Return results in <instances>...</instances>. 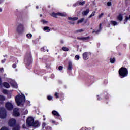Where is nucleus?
Segmentation results:
<instances>
[{"label": "nucleus", "mask_w": 130, "mask_h": 130, "mask_svg": "<svg viewBox=\"0 0 130 130\" xmlns=\"http://www.w3.org/2000/svg\"><path fill=\"white\" fill-rule=\"evenodd\" d=\"M41 22L43 23V24H47V23H48V21H47L46 20H42Z\"/></svg>", "instance_id": "nucleus-31"}, {"label": "nucleus", "mask_w": 130, "mask_h": 130, "mask_svg": "<svg viewBox=\"0 0 130 130\" xmlns=\"http://www.w3.org/2000/svg\"><path fill=\"white\" fill-rule=\"evenodd\" d=\"M56 15H57V13L55 14L54 13H53L52 14V17H54L55 18H56Z\"/></svg>", "instance_id": "nucleus-35"}, {"label": "nucleus", "mask_w": 130, "mask_h": 130, "mask_svg": "<svg viewBox=\"0 0 130 130\" xmlns=\"http://www.w3.org/2000/svg\"><path fill=\"white\" fill-rule=\"evenodd\" d=\"M4 71V68H1V72Z\"/></svg>", "instance_id": "nucleus-47"}, {"label": "nucleus", "mask_w": 130, "mask_h": 130, "mask_svg": "<svg viewBox=\"0 0 130 130\" xmlns=\"http://www.w3.org/2000/svg\"><path fill=\"white\" fill-rule=\"evenodd\" d=\"M75 58H77V59H78V60L80 59V56L76 55L75 56Z\"/></svg>", "instance_id": "nucleus-38"}, {"label": "nucleus", "mask_w": 130, "mask_h": 130, "mask_svg": "<svg viewBox=\"0 0 130 130\" xmlns=\"http://www.w3.org/2000/svg\"><path fill=\"white\" fill-rule=\"evenodd\" d=\"M112 24H113V26H115L117 25V22L116 21H111Z\"/></svg>", "instance_id": "nucleus-30"}, {"label": "nucleus", "mask_w": 130, "mask_h": 130, "mask_svg": "<svg viewBox=\"0 0 130 130\" xmlns=\"http://www.w3.org/2000/svg\"><path fill=\"white\" fill-rule=\"evenodd\" d=\"M57 15H58L59 16H60L61 17H66L67 15L64 13H58Z\"/></svg>", "instance_id": "nucleus-20"}, {"label": "nucleus", "mask_w": 130, "mask_h": 130, "mask_svg": "<svg viewBox=\"0 0 130 130\" xmlns=\"http://www.w3.org/2000/svg\"><path fill=\"white\" fill-rule=\"evenodd\" d=\"M86 4L85 1H83L82 2L78 1V5H80V6H84Z\"/></svg>", "instance_id": "nucleus-19"}, {"label": "nucleus", "mask_w": 130, "mask_h": 130, "mask_svg": "<svg viewBox=\"0 0 130 130\" xmlns=\"http://www.w3.org/2000/svg\"><path fill=\"white\" fill-rule=\"evenodd\" d=\"M5 99H6V98H5V96H4L3 95H0V101H5Z\"/></svg>", "instance_id": "nucleus-24"}, {"label": "nucleus", "mask_w": 130, "mask_h": 130, "mask_svg": "<svg viewBox=\"0 0 130 130\" xmlns=\"http://www.w3.org/2000/svg\"><path fill=\"white\" fill-rule=\"evenodd\" d=\"M41 51H44V52H46L45 51H44V47L41 48Z\"/></svg>", "instance_id": "nucleus-43"}, {"label": "nucleus", "mask_w": 130, "mask_h": 130, "mask_svg": "<svg viewBox=\"0 0 130 130\" xmlns=\"http://www.w3.org/2000/svg\"><path fill=\"white\" fill-rule=\"evenodd\" d=\"M3 11V9L2 8H0V12H2Z\"/></svg>", "instance_id": "nucleus-49"}, {"label": "nucleus", "mask_w": 130, "mask_h": 130, "mask_svg": "<svg viewBox=\"0 0 130 130\" xmlns=\"http://www.w3.org/2000/svg\"><path fill=\"white\" fill-rule=\"evenodd\" d=\"M58 93L57 92H56L55 94V97H56V98H58Z\"/></svg>", "instance_id": "nucleus-40"}, {"label": "nucleus", "mask_w": 130, "mask_h": 130, "mask_svg": "<svg viewBox=\"0 0 130 130\" xmlns=\"http://www.w3.org/2000/svg\"><path fill=\"white\" fill-rule=\"evenodd\" d=\"M24 31H25V25L24 24L17 23L16 32H17L18 34H22V33H24Z\"/></svg>", "instance_id": "nucleus-3"}, {"label": "nucleus", "mask_w": 130, "mask_h": 130, "mask_svg": "<svg viewBox=\"0 0 130 130\" xmlns=\"http://www.w3.org/2000/svg\"><path fill=\"white\" fill-rule=\"evenodd\" d=\"M62 69H63V67L62 66H60L58 68L59 71H62Z\"/></svg>", "instance_id": "nucleus-34"}, {"label": "nucleus", "mask_w": 130, "mask_h": 130, "mask_svg": "<svg viewBox=\"0 0 130 130\" xmlns=\"http://www.w3.org/2000/svg\"><path fill=\"white\" fill-rule=\"evenodd\" d=\"M45 125H46V124L45 123H43L42 124L43 128H44V126H45Z\"/></svg>", "instance_id": "nucleus-42"}, {"label": "nucleus", "mask_w": 130, "mask_h": 130, "mask_svg": "<svg viewBox=\"0 0 130 130\" xmlns=\"http://www.w3.org/2000/svg\"><path fill=\"white\" fill-rule=\"evenodd\" d=\"M103 15H104L103 13H101V15H99V18L100 19V18H101L102 16H103Z\"/></svg>", "instance_id": "nucleus-41"}, {"label": "nucleus", "mask_w": 130, "mask_h": 130, "mask_svg": "<svg viewBox=\"0 0 130 130\" xmlns=\"http://www.w3.org/2000/svg\"><path fill=\"white\" fill-rule=\"evenodd\" d=\"M52 123H55V121H52Z\"/></svg>", "instance_id": "nucleus-50"}, {"label": "nucleus", "mask_w": 130, "mask_h": 130, "mask_svg": "<svg viewBox=\"0 0 130 130\" xmlns=\"http://www.w3.org/2000/svg\"><path fill=\"white\" fill-rule=\"evenodd\" d=\"M13 115L14 116H19L20 113L19 112V109L16 108L13 110Z\"/></svg>", "instance_id": "nucleus-10"}, {"label": "nucleus", "mask_w": 130, "mask_h": 130, "mask_svg": "<svg viewBox=\"0 0 130 130\" xmlns=\"http://www.w3.org/2000/svg\"><path fill=\"white\" fill-rule=\"evenodd\" d=\"M13 130H20V127H19V126H17L16 127H14L13 128Z\"/></svg>", "instance_id": "nucleus-28"}, {"label": "nucleus", "mask_w": 130, "mask_h": 130, "mask_svg": "<svg viewBox=\"0 0 130 130\" xmlns=\"http://www.w3.org/2000/svg\"><path fill=\"white\" fill-rule=\"evenodd\" d=\"M73 6L74 7H77V6H79V1L77 3L74 4Z\"/></svg>", "instance_id": "nucleus-36"}, {"label": "nucleus", "mask_w": 130, "mask_h": 130, "mask_svg": "<svg viewBox=\"0 0 130 130\" xmlns=\"http://www.w3.org/2000/svg\"><path fill=\"white\" fill-rule=\"evenodd\" d=\"M25 100L26 99H25V95H24V94L18 95L15 98V101L18 106H19L21 103L25 102Z\"/></svg>", "instance_id": "nucleus-2"}, {"label": "nucleus", "mask_w": 130, "mask_h": 130, "mask_svg": "<svg viewBox=\"0 0 130 130\" xmlns=\"http://www.w3.org/2000/svg\"><path fill=\"white\" fill-rule=\"evenodd\" d=\"M26 123L28 124L29 126H34V127H36V126H38V121H34V119L32 117L28 118Z\"/></svg>", "instance_id": "nucleus-1"}, {"label": "nucleus", "mask_w": 130, "mask_h": 130, "mask_svg": "<svg viewBox=\"0 0 130 130\" xmlns=\"http://www.w3.org/2000/svg\"><path fill=\"white\" fill-rule=\"evenodd\" d=\"M85 20V19L84 18H81L80 20L78 21L77 24H79L80 23H82V22H84V20Z\"/></svg>", "instance_id": "nucleus-26"}, {"label": "nucleus", "mask_w": 130, "mask_h": 130, "mask_svg": "<svg viewBox=\"0 0 130 130\" xmlns=\"http://www.w3.org/2000/svg\"><path fill=\"white\" fill-rule=\"evenodd\" d=\"M27 37H28V38H31L32 37V35L31 34H28L26 35Z\"/></svg>", "instance_id": "nucleus-33"}, {"label": "nucleus", "mask_w": 130, "mask_h": 130, "mask_svg": "<svg viewBox=\"0 0 130 130\" xmlns=\"http://www.w3.org/2000/svg\"><path fill=\"white\" fill-rule=\"evenodd\" d=\"M61 43H63V41H61Z\"/></svg>", "instance_id": "nucleus-51"}, {"label": "nucleus", "mask_w": 130, "mask_h": 130, "mask_svg": "<svg viewBox=\"0 0 130 130\" xmlns=\"http://www.w3.org/2000/svg\"><path fill=\"white\" fill-rule=\"evenodd\" d=\"M47 99L48 100H51V99H52V97L51 96H48Z\"/></svg>", "instance_id": "nucleus-39"}, {"label": "nucleus", "mask_w": 130, "mask_h": 130, "mask_svg": "<svg viewBox=\"0 0 130 130\" xmlns=\"http://www.w3.org/2000/svg\"><path fill=\"white\" fill-rule=\"evenodd\" d=\"M2 85V79L0 78V86Z\"/></svg>", "instance_id": "nucleus-48"}, {"label": "nucleus", "mask_w": 130, "mask_h": 130, "mask_svg": "<svg viewBox=\"0 0 130 130\" xmlns=\"http://www.w3.org/2000/svg\"><path fill=\"white\" fill-rule=\"evenodd\" d=\"M101 26H102V24L101 23L99 25V29L97 31L93 30L92 33H96V34H98L101 30H102V28L101 27Z\"/></svg>", "instance_id": "nucleus-12"}, {"label": "nucleus", "mask_w": 130, "mask_h": 130, "mask_svg": "<svg viewBox=\"0 0 130 130\" xmlns=\"http://www.w3.org/2000/svg\"><path fill=\"white\" fill-rule=\"evenodd\" d=\"M82 55L83 58L84 60H88V59L89 58L88 52H84Z\"/></svg>", "instance_id": "nucleus-9"}, {"label": "nucleus", "mask_w": 130, "mask_h": 130, "mask_svg": "<svg viewBox=\"0 0 130 130\" xmlns=\"http://www.w3.org/2000/svg\"><path fill=\"white\" fill-rule=\"evenodd\" d=\"M72 67H73V64L72 63V62H69L68 63V71H72Z\"/></svg>", "instance_id": "nucleus-13"}, {"label": "nucleus", "mask_w": 130, "mask_h": 130, "mask_svg": "<svg viewBox=\"0 0 130 130\" xmlns=\"http://www.w3.org/2000/svg\"><path fill=\"white\" fill-rule=\"evenodd\" d=\"M16 122L17 121L16 120V119L12 118L9 120L8 124L9 125H10V126H15Z\"/></svg>", "instance_id": "nucleus-6"}, {"label": "nucleus", "mask_w": 130, "mask_h": 130, "mask_svg": "<svg viewBox=\"0 0 130 130\" xmlns=\"http://www.w3.org/2000/svg\"><path fill=\"white\" fill-rule=\"evenodd\" d=\"M44 51H45V49H44Z\"/></svg>", "instance_id": "nucleus-57"}, {"label": "nucleus", "mask_w": 130, "mask_h": 130, "mask_svg": "<svg viewBox=\"0 0 130 130\" xmlns=\"http://www.w3.org/2000/svg\"><path fill=\"white\" fill-rule=\"evenodd\" d=\"M52 114L53 115H55L56 116H60L58 112H56V111H53Z\"/></svg>", "instance_id": "nucleus-17"}, {"label": "nucleus", "mask_w": 130, "mask_h": 130, "mask_svg": "<svg viewBox=\"0 0 130 130\" xmlns=\"http://www.w3.org/2000/svg\"><path fill=\"white\" fill-rule=\"evenodd\" d=\"M76 33H81V32H84V29H78L76 30Z\"/></svg>", "instance_id": "nucleus-23"}, {"label": "nucleus", "mask_w": 130, "mask_h": 130, "mask_svg": "<svg viewBox=\"0 0 130 130\" xmlns=\"http://www.w3.org/2000/svg\"><path fill=\"white\" fill-rule=\"evenodd\" d=\"M89 38H90V37H83V38H80V37H78L77 39L78 40H87L88 39H89Z\"/></svg>", "instance_id": "nucleus-14"}, {"label": "nucleus", "mask_w": 130, "mask_h": 130, "mask_svg": "<svg viewBox=\"0 0 130 130\" xmlns=\"http://www.w3.org/2000/svg\"><path fill=\"white\" fill-rule=\"evenodd\" d=\"M47 52H48V49L46 50Z\"/></svg>", "instance_id": "nucleus-53"}, {"label": "nucleus", "mask_w": 130, "mask_h": 130, "mask_svg": "<svg viewBox=\"0 0 130 130\" xmlns=\"http://www.w3.org/2000/svg\"><path fill=\"white\" fill-rule=\"evenodd\" d=\"M62 50H63V51H69V48L66 47H63L62 48Z\"/></svg>", "instance_id": "nucleus-25"}, {"label": "nucleus", "mask_w": 130, "mask_h": 130, "mask_svg": "<svg viewBox=\"0 0 130 130\" xmlns=\"http://www.w3.org/2000/svg\"><path fill=\"white\" fill-rule=\"evenodd\" d=\"M23 128H26V125L25 124L22 126Z\"/></svg>", "instance_id": "nucleus-45"}, {"label": "nucleus", "mask_w": 130, "mask_h": 130, "mask_svg": "<svg viewBox=\"0 0 130 130\" xmlns=\"http://www.w3.org/2000/svg\"><path fill=\"white\" fill-rule=\"evenodd\" d=\"M7 116V112L4 108H0V117L1 118H6Z\"/></svg>", "instance_id": "nucleus-5"}, {"label": "nucleus", "mask_w": 130, "mask_h": 130, "mask_svg": "<svg viewBox=\"0 0 130 130\" xmlns=\"http://www.w3.org/2000/svg\"><path fill=\"white\" fill-rule=\"evenodd\" d=\"M70 23H71V24H74V22H70Z\"/></svg>", "instance_id": "nucleus-55"}, {"label": "nucleus", "mask_w": 130, "mask_h": 130, "mask_svg": "<svg viewBox=\"0 0 130 130\" xmlns=\"http://www.w3.org/2000/svg\"><path fill=\"white\" fill-rule=\"evenodd\" d=\"M78 17H69L68 20L70 21H77L78 20Z\"/></svg>", "instance_id": "nucleus-15"}, {"label": "nucleus", "mask_w": 130, "mask_h": 130, "mask_svg": "<svg viewBox=\"0 0 130 130\" xmlns=\"http://www.w3.org/2000/svg\"><path fill=\"white\" fill-rule=\"evenodd\" d=\"M40 17H42V14H40Z\"/></svg>", "instance_id": "nucleus-52"}, {"label": "nucleus", "mask_w": 130, "mask_h": 130, "mask_svg": "<svg viewBox=\"0 0 130 130\" xmlns=\"http://www.w3.org/2000/svg\"><path fill=\"white\" fill-rule=\"evenodd\" d=\"M3 86L7 88H8L10 87V85L9 84V83L7 82H4L3 83Z\"/></svg>", "instance_id": "nucleus-18"}, {"label": "nucleus", "mask_w": 130, "mask_h": 130, "mask_svg": "<svg viewBox=\"0 0 130 130\" xmlns=\"http://www.w3.org/2000/svg\"><path fill=\"white\" fill-rule=\"evenodd\" d=\"M2 92L3 94H8V90L6 89H4Z\"/></svg>", "instance_id": "nucleus-32"}, {"label": "nucleus", "mask_w": 130, "mask_h": 130, "mask_svg": "<svg viewBox=\"0 0 130 130\" xmlns=\"http://www.w3.org/2000/svg\"><path fill=\"white\" fill-rule=\"evenodd\" d=\"M12 86H13V87H14V88H18V85H17V84L16 83H11Z\"/></svg>", "instance_id": "nucleus-27"}, {"label": "nucleus", "mask_w": 130, "mask_h": 130, "mask_svg": "<svg viewBox=\"0 0 130 130\" xmlns=\"http://www.w3.org/2000/svg\"><path fill=\"white\" fill-rule=\"evenodd\" d=\"M89 13H90V9H87L86 11L82 12V16H87Z\"/></svg>", "instance_id": "nucleus-11"}, {"label": "nucleus", "mask_w": 130, "mask_h": 130, "mask_svg": "<svg viewBox=\"0 0 130 130\" xmlns=\"http://www.w3.org/2000/svg\"><path fill=\"white\" fill-rule=\"evenodd\" d=\"M16 67H17V65H16V64H14L13 65V68H14V69H15V68H16Z\"/></svg>", "instance_id": "nucleus-44"}, {"label": "nucleus", "mask_w": 130, "mask_h": 130, "mask_svg": "<svg viewBox=\"0 0 130 130\" xmlns=\"http://www.w3.org/2000/svg\"><path fill=\"white\" fill-rule=\"evenodd\" d=\"M44 31H46V30L47 31H48V32L50 31V29H49V27L48 26H46L45 27H44V29H43Z\"/></svg>", "instance_id": "nucleus-22"}, {"label": "nucleus", "mask_w": 130, "mask_h": 130, "mask_svg": "<svg viewBox=\"0 0 130 130\" xmlns=\"http://www.w3.org/2000/svg\"><path fill=\"white\" fill-rule=\"evenodd\" d=\"M117 19L118 20H119V21H120V22H121V21H122L123 17L121 14H119V16H118Z\"/></svg>", "instance_id": "nucleus-16"}, {"label": "nucleus", "mask_w": 130, "mask_h": 130, "mask_svg": "<svg viewBox=\"0 0 130 130\" xmlns=\"http://www.w3.org/2000/svg\"><path fill=\"white\" fill-rule=\"evenodd\" d=\"M36 9H38V6H36Z\"/></svg>", "instance_id": "nucleus-54"}, {"label": "nucleus", "mask_w": 130, "mask_h": 130, "mask_svg": "<svg viewBox=\"0 0 130 130\" xmlns=\"http://www.w3.org/2000/svg\"><path fill=\"white\" fill-rule=\"evenodd\" d=\"M124 24H125V22H124Z\"/></svg>", "instance_id": "nucleus-58"}, {"label": "nucleus", "mask_w": 130, "mask_h": 130, "mask_svg": "<svg viewBox=\"0 0 130 130\" xmlns=\"http://www.w3.org/2000/svg\"><path fill=\"white\" fill-rule=\"evenodd\" d=\"M44 120H45V118L44 119Z\"/></svg>", "instance_id": "nucleus-56"}, {"label": "nucleus", "mask_w": 130, "mask_h": 130, "mask_svg": "<svg viewBox=\"0 0 130 130\" xmlns=\"http://www.w3.org/2000/svg\"><path fill=\"white\" fill-rule=\"evenodd\" d=\"M128 74V71L127 69L124 67L121 68L119 70V75L120 77H122V78H124V77H127Z\"/></svg>", "instance_id": "nucleus-4"}, {"label": "nucleus", "mask_w": 130, "mask_h": 130, "mask_svg": "<svg viewBox=\"0 0 130 130\" xmlns=\"http://www.w3.org/2000/svg\"><path fill=\"white\" fill-rule=\"evenodd\" d=\"M31 57H32V56L31 55V53H28L27 54V58L26 59V60L27 61V63H26V64H27V66H29L31 64Z\"/></svg>", "instance_id": "nucleus-8"}, {"label": "nucleus", "mask_w": 130, "mask_h": 130, "mask_svg": "<svg viewBox=\"0 0 130 130\" xmlns=\"http://www.w3.org/2000/svg\"><path fill=\"white\" fill-rule=\"evenodd\" d=\"M5 61H6V59L2 60V63H4V62H5Z\"/></svg>", "instance_id": "nucleus-46"}, {"label": "nucleus", "mask_w": 130, "mask_h": 130, "mask_svg": "<svg viewBox=\"0 0 130 130\" xmlns=\"http://www.w3.org/2000/svg\"><path fill=\"white\" fill-rule=\"evenodd\" d=\"M95 11L93 12L92 14L89 16V18H92L93 16H95Z\"/></svg>", "instance_id": "nucleus-29"}, {"label": "nucleus", "mask_w": 130, "mask_h": 130, "mask_svg": "<svg viewBox=\"0 0 130 130\" xmlns=\"http://www.w3.org/2000/svg\"><path fill=\"white\" fill-rule=\"evenodd\" d=\"M110 62H111V63H114V62H115V58H110Z\"/></svg>", "instance_id": "nucleus-21"}, {"label": "nucleus", "mask_w": 130, "mask_h": 130, "mask_svg": "<svg viewBox=\"0 0 130 130\" xmlns=\"http://www.w3.org/2000/svg\"><path fill=\"white\" fill-rule=\"evenodd\" d=\"M6 108L8 110H13V104L10 102H7L5 105Z\"/></svg>", "instance_id": "nucleus-7"}, {"label": "nucleus", "mask_w": 130, "mask_h": 130, "mask_svg": "<svg viewBox=\"0 0 130 130\" xmlns=\"http://www.w3.org/2000/svg\"><path fill=\"white\" fill-rule=\"evenodd\" d=\"M107 6H108V7L111 6V2H108L107 3Z\"/></svg>", "instance_id": "nucleus-37"}]
</instances>
